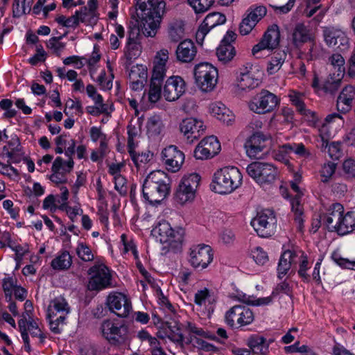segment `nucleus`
<instances>
[{"mask_svg":"<svg viewBox=\"0 0 355 355\" xmlns=\"http://www.w3.org/2000/svg\"><path fill=\"white\" fill-rule=\"evenodd\" d=\"M137 6L142 12L141 31L146 37H153L159 28L166 3L164 0H138Z\"/></svg>","mask_w":355,"mask_h":355,"instance_id":"f257e3e1","label":"nucleus"},{"mask_svg":"<svg viewBox=\"0 0 355 355\" xmlns=\"http://www.w3.org/2000/svg\"><path fill=\"white\" fill-rule=\"evenodd\" d=\"M186 330L189 334H194L205 338H211L208 331L198 327L195 323L187 321L184 323L178 322L162 323L157 332V336L161 339H168L176 345L183 347L185 338L183 334Z\"/></svg>","mask_w":355,"mask_h":355,"instance_id":"f03ea898","label":"nucleus"},{"mask_svg":"<svg viewBox=\"0 0 355 355\" xmlns=\"http://www.w3.org/2000/svg\"><path fill=\"white\" fill-rule=\"evenodd\" d=\"M242 179V174L238 168L226 166L214 173L211 187L215 193L230 194L241 185Z\"/></svg>","mask_w":355,"mask_h":355,"instance_id":"7ed1b4c3","label":"nucleus"},{"mask_svg":"<svg viewBox=\"0 0 355 355\" xmlns=\"http://www.w3.org/2000/svg\"><path fill=\"white\" fill-rule=\"evenodd\" d=\"M71 311L67 300L60 296L50 302L47 309L46 317L51 331L54 334H60L66 324V319Z\"/></svg>","mask_w":355,"mask_h":355,"instance_id":"20e7f679","label":"nucleus"},{"mask_svg":"<svg viewBox=\"0 0 355 355\" xmlns=\"http://www.w3.org/2000/svg\"><path fill=\"white\" fill-rule=\"evenodd\" d=\"M102 336L112 345L124 344L128 338V327L118 320L107 319L100 327Z\"/></svg>","mask_w":355,"mask_h":355,"instance_id":"39448f33","label":"nucleus"},{"mask_svg":"<svg viewBox=\"0 0 355 355\" xmlns=\"http://www.w3.org/2000/svg\"><path fill=\"white\" fill-rule=\"evenodd\" d=\"M200 177L196 173L186 175L182 178L175 193V201L184 205L192 202L196 196Z\"/></svg>","mask_w":355,"mask_h":355,"instance_id":"423d86ee","label":"nucleus"},{"mask_svg":"<svg viewBox=\"0 0 355 355\" xmlns=\"http://www.w3.org/2000/svg\"><path fill=\"white\" fill-rule=\"evenodd\" d=\"M194 77L196 85L202 92H210L217 85L218 70L208 62H201L195 67Z\"/></svg>","mask_w":355,"mask_h":355,"instance_id":"0eeeda50","label":"nucleus"},{"mask_svg":"<svg viewBox=\"0 0 355 355\" xmlns=\"http://www.w3.org/2000/svg\"><path fill=\"white\" fill-rule=\"evenodd\" d=\"M246 171L261 187L272 184L278 175L277 167L268 162H252L248 165Z\"/></svg>","mask_w":355,"mask_h":355,"instance_id":"6e6552de","label":"nucleus"},{"mask_svg":"<svg viewBox=\"0 0 355 355\" xmlns=\"http://www.w3.org/2000/svg\"><path fill=\"white\" fill-rule=\"evenodd\" d=\"M327 65L334 71L323 86L325 92L333 93L337 90L345 73V60L339 53H334L328 57Z\"/></svg>","mask_w":355,"mask_h":355,"instance_id":"1a4fd4ad","label":"nucleus"},{"mask_svg":"<svg viewBox=\"0 0 355 355\" xmlns=\"http://www.w3.org/2000/svg\"><path fill=\"white\" fill-rule=\"evenodd\" d=\"M251 225L261 237L271 236L276 230L277 219L271 209H263L258 212L251 221Z\"/></svg>","mask_w":355,"mask_h":355,"instance_id":"9d476101","label":"nucleus"},{"mask_svg":"<svg viewBox=\"0 0 355 355\" xmlns=\"http://www.w3.org/2000/svg\"><path fill=\"white\" fill-rule=\"evenodd\" d=\"M88 274L87 288L89 291H101L111 286V272L105 264L94 265L88 270Z\"/></svg>","mask_w":355,"mask_h":355,"instance_id":"9b49d317","label":"nucleus"},{"mask_svg":"<svg viewBox=\"0 0 355 355\" xmlns=\"http://www.w3.org/2000/svg\"><path fill=\"white\" fill-rule=\"evenodd\" d=\"M153 233L160 243L167 244L171 248H177L184 239L183 233L173 230L166 220L159 221L153 228Z\"/></svg>","mask_w":355,"mask_h":355,"instance_id":"f8f14e48","label":"nucleus"},{"mask_svg":"<svg viewBox=\"0 0 355 355\" xmlns=\"http://www.w3.org/2000/svg\"><path fill=\"white\" fill-rule=\"evenodd\" d=\"M279 102L276 95L268 90H262L250 101L248 107L253 112L263 114L272 112Z\"/></svg>","mask_w":355,"mask_h":355,"instance_id":"ddd939ff","label":"nucleus"},{"mask_svg":"<svg viewBox=\"0 0 355 355\" xmlns=\"http://www.w3.org/2000/svg\"><path fill=\"white\" fill-rule=\"evenodd\" d=\"M254 320V315L252 311L245 306L235 305L231 307L225 315V323L234 327H244L251 324Z\"/></svg>","mask_w":355,"mask_h":355,"instance_id":"4468645a","label":"nucleus"},{"mask_svg":"<svg viewBox=\"0 0 355 355\" xmlns=\"http://www.w3.org/2000/svg\"><path fill=\"white\" fill-rule=\"evenodd\" d=\"M106 304L110 312L120 318H127L132 311L129 297L120 292H112L107 297Z\"/></svg>","mask_w":355,"mask_h":355,"instance_id":"2eb2a0df","label":"nucleus"},{"mask_svg":"<svg viewBox=\"0 0 355 355\" xmlns=\"http://www.w3.org/2000/svg\"><path fill=\"white\" fill-rule=\"evenodd\" d=\"M214 253L208 245L200 244L192 246L189 250V261L197 269L206 268L213 261Z\"/></svg>","mask_w":355,"mask_h":355,"instance_id":"dca6fc26","label":"nucleus"},{"mask_svg":"<svg viewBox=\"0 0 355 355\" xmlns=\"http://www.w3.org/2000/svg\"><path fill=\"white\" fill-rule=\"evenodd\" d=\"M323 37L324 42L329 47H336L340 52L346 51L349 48V39L346 33L340 28L324 27Z\"/></svg>","mask_w":355,"mask_h":355,"instance_id":"f3484780","label":"nucleus"},{"mask_svg":"<svg viewBox=\"0 0 355 355\" xmlns=\"http://www.w3.org/2000/svg\"><path fill=\"white\" fill-rule=\"evenodd\" d=\"M220 150V144L215 136L202 139L196 146L193 155L197 159H207L216 155Z\"/></svg>","mask_w":355,"mask_h":355,"instance_id":"a211bd4d","label":"nucleus"},{"mask_svg":"<svg viewBox=\"0 0 355 355\" xmlns=\"http://www.w3.org/2000/svg\"><path fill=\"white\" fill-rule=\"evenodd\" d=\"M291 153L304 158H308L311 155L310 150L302 143H292L279 146L275 151L274 157L276 160L288 164H289L288 156Z\"/></svg>","mask_w":355,"mask_h":355,"instance_id":"6ab92c4d","label":"nucleus"},{"mask_svg":"<svg viewBox=\"0 0 355 355\" xmlns=\"http://www.w3.org/2000/svg\"><path fill=\"white\" fill-rule=\"evenodd\" d=\"M162 158L166 168L175 173L181 168L184 161V154L177 146L171 145L163 149Z\"/></svg>","mask_w":355,"mask_h":355,"instance_id":"aec40b11","label":"nucleus"},{"mask_svg":"<svg viewBox=\"0 0 355 355\" xmlns=\"http://www.w3.org/2000/svg\"><path fill=\"white\" fill-rule=\"evenodd\" d=\"M180 132L190 141L198 139L205 130L202 121L193 117L183 119L180 123Z\"/></svg>","mask_w":355,"mask_h":355,"instance_id":"412c9836","label":"nucleus"},{"mask_svg":"<svg viewBox=\"0 0 355 355\" xmlns=\"http://www.w3.org/2000/svg\"><path fill=\"white\" fill-rule=\"evenodd\" d=\"M18 326L26 351H30L31 349L28 332H29L33 337H39L41 339L44 338L42 330L40 328L38 320H35L30 318L28 320H26L25 315H24V318L19 320Z\"/></svg>","mask_w":355,"mask_h":355,"instance_id":"4be33fe9","label":"nucleus"},{"mask_svg":"<svg viewBox=\"0 0 355 355\" xmlns=\"http://www.w3.org/2000/svg\"><path fill=\"white\" fill-rule=\"evenodd\" d=\"M186 91V84L180 76H171L163 89V96L167 101L178 100Z\"/></svg>","mask_w":355,"mask_h":355,"instance_id":"5701e85b","label":"nucleus"},{"mask_svg":"<svg viewBox=\"0 0 355 355\" xmlns=\"http://www.w3.org/2000/svg\"><path fill=\"white\" fill-rule=\"evenodd\" d=\"M225 21V16L220 12H212L207 15L196 32L197 42L202 45L206 35L210 30L216 26L223 24Z\"/></svg>","mask_w":355,"mask_h":355,"instance_id":"b1692460","label":"nucleus"},{"mask_svg":"<svg viewBox=\"0 0 355 355\" xmlns=\"http://www.w3.org/2000/svg\"><path fill=\"white\" fill-rule=\"evenodd\" d=\"M267 139L268 137L260 132L254 133L248 139L244 146L247 155L252 159L261 157Z\"/></svg>","mask_w":355,"mask_h":355,"instance_id":"393cba45","label":"nucleus"},{"mask_svg":"<svg viewBox=\"0 0 355 355\" xmlns=\"http://www.w3.org/2000/svg\"><path fill=\"white\" fill-rule=\"evenodd\" d=\"M143 196L150 205H158L169 194L170 186L143 184Z\"/></svg>","mask_w":355,"mask_h":355,"instance_id":"a878e982","label":"nucleus"},{"mask_svg":"<svg viewBox=\"0 0 355 355\" xmlns=\"http://www.w3.org/2000/svg\"><path fill=\"white\" fill-rule=\"evenodd\" d=\"M168 51L163 49L159 50L155 58L154 67L151 81L162 83L166 76V64L168 60Z\"/></svg>","mask_w":355,"mask_h":355,"instance_id":"bb28decb","label":"nucleus"},{"mask_svg":"<svg viewBox=\"0 0 355 355\" xmlns=\"http://www.w3.org/2000/svg\"><path fill=\"white\" fill-rule=\"evenodd\" d=\"M209 112L217 119L227 125H231L235 121V115L223 103H211L209 106Z\"/></svg>","mask_w":355,"mask_h":355,"instance_id":"cd10ccee","label":"nucleus"},{"mask_svg":"<svg viewBox=\"0 0 355 355\" xmlns=\"http://www.w3.org/2000/svg\"><path fill=\"white\" fill-rule=\"evenodd\" d=\"M314 35L311 30L303 23L297 24L291 34L292 44L300 48L304 44L313 41Z\"/></svg>","mask_w":355,"mask_h":355,"instance_id":"c85d7f7f","label":"nucleus"},{"mask_svg":"<svg viewBox=\"0 0 355 355\" xmlns=\"http://www.w3.org/2000/svg\"><path fill=\"white\" fill-rule=\"evenodd\" d=\"M355 98V87L353 85L345 86L337 98L336 107L338 112L346 113L349 112Z\"/></svg>","mask_w":355,"mask_h":355,"instance_id":"c756f323","label":"nucleus"},{"mask_svg":"<svg viewBox=\"0 0 355 355\" xmlns=\"http://www.w3.org/2000/svg\"><path fill=\"white\" fill-rule=\"evenodd\" d=\"M175 53L178 60L187 63L193 60L197 53V49L191 40H185L178 44Z\"/></svg>","mask_w":355,"mask_h":355,"instance_id":"7c9ffc66","label":"nucleus"},{"mask_svg":"<svg viewBox=\"0 0 355 355\" xmlns=\"http://www.w3.org/2000/svg\"><path fill=\"white\" fill-rule=\"evenodd\" d=\"M288 97L292 104L295 106L297 111L303 116H306L312 121H316L318 118L316 113L313 111L306 109L304 103V94L295 90H291L288 93Z\"/></svg>","mask_w":355,"mask_h":355,"instance_id":"2f4dec72","label":"nucleus"},{"mask_svg":"<svg viewBox=\"0 0 355 355\" xmlns=\"http://www.w3.org/2000/svg\"><path fill=\"white\" fill-rule=\"evenodd\" d=\"M291 187L293 191L296 193V196L291 201V209L295 216V221L297 224V227L300 230H302L303 226V207L300 203V197L303 195V193L300 190L298 185L292 182Z\"/></svg>","mask_w":355,"mask_h":355,"instance_id":"473e14b6","label":"nucleus"},{"mask_svg":"<svg viewBox=\"0 0 355 355\" xmlns=\"http://www.w3.org/2000/svg\"><path fill=\"white\" fill-rule=\"evenodd\" d=\"M343 214L344 207L340 203H334L329 207L322 219L329 230L334 231Z\"/></svg>","mask_w":355,"mask_h":355,"instance_id":"72a5a7b5","label":"nucleus"},{"mask_svg":"<svg viewBox=\"0 0 355 355\" xmlns=\"http://www.w3.org/2000/svg\"><path fill=\"white\" fill-rule=\"evenodd\" d=\"M355 230V212L348 211L343 214L334 231L339 235H346Z\"/></svg>","mask_w":355,"mask_h":355,"instance_id":"f704fd0d","label":"nucleus"},{"mask_svg":"<svg viewBox=\"0 0 355 355\" xmlns=\"http://www.w3.org/2000/svg\"><path fill=\"white\" fill-rule=\"evenodd\" d=\"M3 152L12 162H19L24 153L19 138L17 136L12 137L8 142V145L3 146Z\"/></svg>","mask_w":355,"mask_h":355,"instance_id":"c9c22d12","label":"nucleus"},{"mask_svg":"<svg viewBox=\"0 0 355 355\" xmlns=\"http://www.w3.org/2000/svg\"><path fill=\"white\" fill-rule=\"evenodd\" d=\"M299 265L297 270L298 275L303 279L304 282H309L310 280V275L308 274V270L311 268V263L308 260L306 254L300 249H295V254L294 257V266Z\"/></svg>","mask_w":355,"mask_h":355,"instance_id":"e433bc0d","label":"nucleus"},{"mask_svg":"<svg viewBox=\"0 0 355 355\" xmlns=\"http://www.w3.org/2000/svg\"><path fill=\"white\" fill-rule=\"evenodd\" d=\"M260 83L259 78H256L252 71L241 72L237 78V91H245L256 88Z\"/></svg>","mask_w":355,"mask_h":355,"instance_id":"4c0bfd02","label":"nucleus"},{"mask_svg":"<svg viewBox=\"0 0 355 355\" xmlns=\"http://www.w3.org/2000/svg\"><path fill=\"white\" fill-rule=\"evenodd\" d=\"M295 254V249L285 250L282 254L277 266L279 278L284 277L291 269V266H294Z\"/></svg>","mask_w":355,"mask_h":355,"instance_id":"58836bf2","label":"nucleus"},{"mask_svg":"<svg viewBox=\"0 0 355 355\" xmlns=\"http://www.w3.org/2000/svg\"><path fill=\"white\" fill-rule=\"evenodd\" d=\"M208 333L211 336V338H209V339H214L215 338L209 332ZM203 338H206L205 337L198 336L194 334H189V337L186 339L184 345H191L193 347L205 352L216 351L217 348L214 345L202 339Z\"/></svg>","mask_w":355,"mask_h":355,"instance_id":"ea45409f","label":"nucleus"},{"mask_svg":"<svg viewBox=\"0 0 355 355\" xmlns=\"http://www.w3.org/2000/svg\"><path fill=\"white\" fill-rule=\"evenodd\" d=\"M334 123H337L339 126L343 125L344 124L343 117L338 113L328 114L324 119L323 125L319 130L321 140L323 141V144H326V146L327 145V137H329L327 132L329 126Z\"/></svg>","mask_w":355,"mask_h":355,"instance_id":"a19ab883","label":"nucleus"},{"mask_svg":"<svg viewBox=\"0 0 355 355\" xmlns=\"http://www.w3.org/2000/svg\"><path fill=\"white\" fill-rule=\"evenodd\" d=\"M90 139L92 142H99L101 151L104 153L108 148V138L101 127L92 126L89 132Z\"/></svg>","mask_w":355,"mask_h":355,"instance_id":"79ce46f5","label":"nucleus"},{"mask_svg":"<svg viewBox=\"0 0 355 355\" xmlns=\"http://www.w3.org/2000/svg\"><path fill=\"white\" fill-rule=\"evenodd\" d=\"M248 345L254 354L264 355L268 351L266 340L263 337L257 335L252 336L248 338Z\"/></svg>","mask_w":355,"mask_h":355,"instance_id":"37998d69","label":"nucleus"},{"mask_svg":"<svg viewBox=\"0 0 355 355\" xmlns=\"http://www.w3.org/2000/svg\"><path fill=\"white\" fill-rule=\"evenodd\" d=\"M216 302L214 293L207 288L198 290L194 296V302L200 306L207 307Z\"/></svg>","mask_w":355,"mask_h":355,"instance_id":"c03bdc74","label":"nucleus"},{"mask_svg":"<svg viewBox=\"0 0 355 355\" xmlns=\"http://www.w3.org/2000/svg\"><path fill=\"white\" fill-rule=\"evenodd\" d=\"M263 38L270 46V49L272 50L277 48L280 40V31L279 26L277 24H272L268 27V30L263 35Z\"/></svg>","mask_w":355,"mask_h":355,"instance_id":"a18cd8bd","label":"nucleus"},{"mask_svg":"<svg viewBox=\"0 0 355 355\" xmlns=\"http://www.w3.org/2000/svg\"><path fill=\"white\" fill-rule=\"evenodd\" d=\"M141 53V46L138 41L131 37L130 35L128 37L125 47L124 49V54L128 60L136 59Z\"/></svg>","mask_w":355,"mask_h":355,"instance_id":"49530a36","label":"nucleus"},{"mask_svg":"<svg viewBox=\"0 0 355 355\" xmlns=\"http://www.w3.org/2000/svg\"><path fill=\"white\" fill-rule=\"evenodd\" d=\"M72 264V257L69 252L63 251L54 258L51 263L54 270H66Z\"/></svg>","mask_w":355,"mask_h":355,"instance_id":"de8ad7c7","label":"nucleus"},{"mask_svg":"<svg viewBox=\"0 0 355 355\" xmlns=\"http://www.w3.org/2000/svg\"><path fill=\"white\" fill-rule=\"evenodd\" d=\"M147 134L149 137L159 136L163 130L164 125L160 116L154 115L148 118L146 123Z\"/></svg>","mask_w":355,"mask_h":355,"instance_id":"09e8293b","label":"nucleus"},{"mask_svg":"<svg viewBox=\"0 0 355 355\" xmlns=\"http://www.w3.org/2000/svg\"><path fill=\"white\" fill-rule=\"evenodd\" d=\"M235 54L236 51L232 44L220 43L216 49V55L218 60L223 63L232 60Z\"/></svg>","mask_w":355,"mask_h":355,"instance_id":"8fccbe9b","label":"nucleus"},{"mask_svg":"<svg viewBox=\"0 0 355 355\" xmlns=\"http://www.w3.org/2000/svg\"><path fill=\"white\" fill-rule=\"evenodd\" d=\"M144 184H155L159 186L163 184L170 186L167 174L161 170L151 172L146 178Z\"/></svg>","mask_w":355,"mask_h":355,"instance_id":"3c124183","label":"nucleus"},{"mask_svg":"<svg viewBox=\"0 0 355 355\" xmlns=\"http://www.w3.org/2000/svg\"><path fill=\"white\" fill-rule=\"evenodd\" d=\"M78 257L83 261L89 262L94 259V254L91 247L83 241H78L76 248Z\"/></svg>","mask_w":355,"mask_h":355,"instance_id":"603ef678","label":"nucleus"},{"mask_svg":"<svg viewBox=\"0 0 355 355\" xmlns=\"http://www.w3.org/2000/svg\"><path fill=\"white\" fill-rule=\"evenodd\" d=\"M184 35V23L181 20H176L171 22L168 27V37L171 41L177 42L180 40Z\"/></svg>","mask_w":355,"mask_h":355,"instance_id":"864d4df0","label":"nucleus"},{"mask_svg":"<svg viewBox=\"0 0 355 355\" xmlns=\"http://www.w3.org/2000/svg\"><path fill=\"white\" fill-rule=\"evenodd\" d=\"M275 292H272L271 295L264 297L255 298L245 294L240 295L239 300L243 303L252 306H265L272 303Z\"/></svg>","mask_w":355,"mask_h":355,"instance_id":"5fc2aeb1","label":"nucleus"},{"mask_svg":"<svg viewBox=\"0 0 355 355\" xmlns=\"http://www.w3.org/2000/svg\"><path fill=\"white\" fill-rule=\"evenodd\" d=\"M74 162L72 158L64 161L60 157H58L53 161L51 171L69 173L73 168Z\"/></svg>","mask_w":355,"mask_h":355,"instance_id":"6e6d98bb","label":"nucleus"},{"mask_svg":"<svg viewBox=\"0 0 355 355\" xmlns=\"http://www.w3.org/2000/svg\"><path fill=\"white\" fill-rule=\"evenodd\" d=\"M33 0H14L12 12L15 17H19L30 12Z\"/></svg>","mask_w":355,"mask_h":355,"instance_id":"4d7b16f0","label":"nucleus"},{"mask_svg":"<svg viewBox=\"0 0 355 355\" xmlns=\"http://www.w3.org/2000/svg\"><path fill=\"white\" fill-rule=\"evenodd\" d=\"M285 57L286 55L284 53H275L268 63L267 72L270 75L277 72L284 62Z\"/></svg>","mask_w":355,"mask_h":355,"instance_id":"13d9d810","label":"nucleus"},{"mask_svg":"<svg viewBox=\"0 0 355 355\" xmlns=\"http://www.w3.org/2000/svg\"><path fill=\"white\" fill-rule=\"evenodd\" d=\"M121 245L120 249L123 254H126L129 252H131L135 259H138L139 254L135 243L131 239H128L125 234H123L121 236Z\"/></svg>","mask_w":355,"mask_h":355,"instance_id":"bf43d9fd","label":"nucleus"},{"mask_svg":"<svg viewBox=\"0 0 355 355\" xmlns=\"http://www.w3.org/2000/svg\"><path fill=\"white\" fill-rule=\"evenodd\" d=\"M267 9L263 6H250L245 12V15L257 24V23L266 15Z\"/></svg>","mask_w":355,"mask_h":355,"instance_id":"052dcab7","label":"nucleus"},{"mask_svg":"<svg viewBox=\"0 0 355 355\" xmlns=\"http://www.w3.org/2000/svg\"><path fill=\"white\" fill-rule=\"evenodd\" d=\"M128 133V150L135 148L137 142L135 139L140 135V128L136 125L132 124L131 121L127 127Z\"/></svg>","mask_w":355,"mask_h":355,"instance_id":"680f3d73","label":"nucleus"},{"mask_svg":"<svg viewBox=\"0 0 355 355\" xmlns=\"http://www.w3.org/2000/svg\"><path fill=\"white\" fill-rule=\"evenodd\" d=\"M128 153L130 155L132 160L137 166H139L141 164H146L148 162L153 155V154L149 150L137 154L135 151V148L128 150Z\"/></svg>","mask_w":355,"mask_h":355,"instance_id":"e2e57ef3","label":"nucleus"},{"mask_svg":"<svg viewBox=\"0 0 355 355\" xmlns=\"http://www.w3.org/2000/svg\"><path fill=\"white\" fill-rule=\"evenodd\" d=\"M187 1L196 13H203L207 11L214 3V0H187Z\"/></svg>","mask_w":355,"mask_h":355,"instance_id":"0e129e2a","label":"nucleus"},{"mask_svg":"<svg viewBox=\"0 0 355 355\" xmlns=\"http://www.w3.org/2000/svg\"><path fill=\"white\" fill-rule=\"evenodd\" d=\"M100 59L101 54L99 50L96 46H94L90 57L87 60L89 72L92 78H94V76L96 73L98 69L97 64Z\"/></svg>","mask_w":355,"mask_h":355,"instance_id":"69168bd1","label":"nucleus"},{"mask_svg":"<svg viewBox=\"0 0 355 355\" xmlns=\"http://www.w3.org/2000/svg\"><path fill=\"white\" fill-rule=\"evenodd\" d=\"M148 78V71L146 66L136 64L131 67L129 72V80H140Z\"/></svg>","mask_w":355,"mask_h":355,"instance_id":"338daca9","label":"nucleus"},{"mask_svg":"<svg viewBox=\"0 0 355 355\" xmlns=\"http://www.w3.org/2000/svg\"><path fill=\"white\" fill-rule=\"evenodd\" d=\"M17 285V279L14 277H8L3 279L2 286L8 301H11L12 293Z\"/></svg>","mask_w":355,"mask_h":355,"instance_id":"774afa93","label":"nucleus"}]
</instances>
